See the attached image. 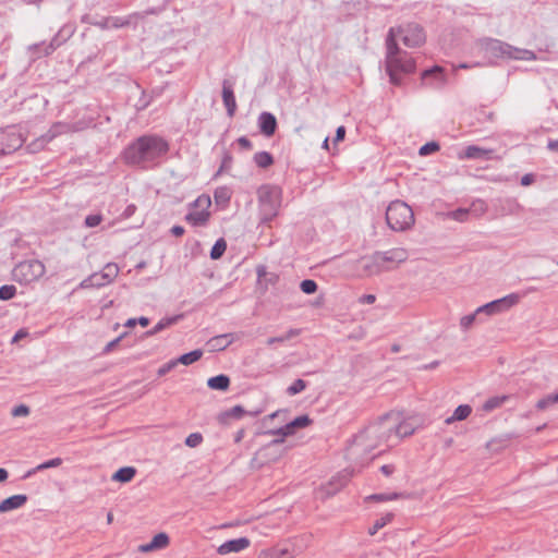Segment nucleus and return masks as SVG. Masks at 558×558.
I'll return each mask as SVG.
<instances>
[{
	"mask_svg": "<svg viewBox=\"0 0 558 558\" xmlns=\"http://www.w3.org/2000/svg\"><path fill=\"white\" fill-rule=\"evenodd\" d=\"M306 388V383L303 379H296L294 383L288 387L287 392L290 396H294L296 393H300Z\"/></svg>",
	"mask_w": 558,
	"mask_h": 558,
	"instance_id": "8fccbe9b",
	"label": "nucleus"
},
{
	"mask_svg": "<svg viewBox=\"0 0 558 558\" xmlns=\"http://www.w3.org/2000/svg\"><path fill=\"white\" fill-rule=\"evenodd\" d=\"M247 412L242 405H234L233 408L219 414L218 420L221 424H229L231 420H239Z\"/></svg>",
	"mask_w": 558,
	"mask_h": 558,
	"instance_id": "aec40b11",
	"label": "nucleus"
},
{
	"mask_svg": "<svg viewBox=\"0 0 558 558\" xmlns=\"http://www.w3.org/2000/svg\"><path fill=\"white\" fill-rule=\"evenodd\" d=\"M393 519V513L391 512H388L386 513L385 515H383L381 518L377 519L373 526L368 529V534L369 535H375L380 529H383L384 526H386L388 523H390Z\"/></svg>",
	"mask_w": 558,
	"mask_h": 558,
	"instance_id": "473e14b6",
	"label": "nucleus"
},
{
	"mask_svg": "<svg viewBox=\"0 0 558 558\" xmlns=\"http://www.w3.org/2000/svg\"><path fill=\"white\" fill-rule=\"evenodd\" d=\"M239 146L243 149L250 150L252 148V143L246 136H241L236 140Z\"/></svg>",
	"mask_w": 558,
	"mask_h": 558,
	"instance_id": "13d9d810",
	"label": "nucleus"
},
{
	"mask_svg": "<svg viewBox=\"0 0 558 558\" xmlns=\"http://www.w3.org/2000/svg\"><path fill=\"white\" fill-rule=\"evenodd\" d=\"M520 294L510 293L501 299L486 303L477 307V314L494 316L509 311L520 302Z\"/></svg>",
	"mask_w": 558,
	"mask_h": 558,
	"instance_id": "1a4fd4ad",
	"label": "nucleus"
},
{
	"mask_svg": "<svg viewBox=\"0 0 558 558\" xmlns=\"http://www.w3.org/2000/svg\"><path fill=\"white\" fill-rule=\"evenodd\" d=\"M472 413V408L469 404H461L459 405L453 414L445 420V423L447 425L452 424L456 421H463L470 416Z\"/></svg>",
	"mask_w": 558,
	"mask_h": 558,
	"instance_id": "b1692460",
	"label": "nucleus"
},
{
	"mask_svg": "<svg viewBox=\"0 0 558 558\" xmlns=\"http://www.w3.org/2000/svg\"><path fill=\"white\" fill-rule=\"evenodd\" d=\"M547 147L551 151H558V138L554 140V141H549Z\"/></svg>",
	"mask_w": 558,
	"mask_h": 558,
	"instance_id": "774afa93",
	"label": "nucleus"
},
{
	"mask_svg": "<svg viewBox=\"0 0 558 558\" xmlns=\"http://www.w3.org/2000/svg\"><path fill=\"white\" fill-rule=\"evenodd\" d=\"M169 151V143L158 135H144L133 142L124 151L130 165L147 168L157 165Z\"/></svg>",
	"mask_w": 558,
	"mask_h": 558,
	"instance_id": "7ed1b4c3",
	"label": "nucleus"
},
{
	"mask_svg": "<svg viewBox=\"0 0 558 558\" xmlns=\"http://www.w3.org/2000/svg\"><path fill=\"white\" fill-rule=\"evenodd\" d=\"M24 142L25 137L17 129L0 130V156L15 151L22 147Z\"/></svg>",
	"mask_w": 558,
	"mask_h": 558,
	"instance_id": "9d476101",
	"label": "nucleus"
},
{
	"mask_svg": "<svg viewBox=\"0 0 558 558\" xmlns=\"http://www.w3.org/2000/svg\"><path fill=\"white\" fill-rule=\"evenodd\" d=\"M122 338H123V336H120V337L116 338L114 340L110 341L109 343H107V345L104 349V352L105 353L111 352L118 345V343L121 341Z\"/></svg>",
	"mask_w": 558,
	"mask_h": 558,
	"instance_id": "052dcab7",
	"label": "nucleus"
},
{
	"mask_svg": "<svg viewBox=\"0 0 558 558\" xmlns=\"http://www.w3.org/2000/svg\"><path fill=\"white\" fill-rule=\"evenodd\" d=\"M106 286L105 279L101 278V272H96L81 282L82 288H100Z\"/></svg>",
	"mask_w": 558,
	"mask_h": 558,
	"instance_id": "7c9ffc66",
	"label": "nucleus"
},
{
	"mask_svg": "<svg viewBox=\"0 0 558 558\" xmlns=\"http://www.w3.org/2000/svg\"><path fill=\"white\" fill-rule=\"evenodd\" d=\"M72 128L68 124L57 123L54 124L47 134L36 138L32 143L27 145V150L29 153H37L41 150L47 143H49L57 135L71 131Z\"/></svg>",
	"mask_w": 558,
	"mask_h": 558,
	"instance_id": "f8f14e48",
	"label": "nucleus"
},
{
	"mask_svg": "<svg viewBox=\"0 0 558 558\" xmlns=\"http://www.w3.org/2000/svg\"><path fill=\"white\" fill-rule=\"evenodd\" d=\"M284 441V438L280 437L271 440L268 445L259 450V454L268 458V460H276L282 454V452H276L275 449Z\"/></svg>",
	"mask_w": 558,
	"mask_h": 558,
	"instance_id": "412c9836",
	"label": "nucleus"
},
{
	"mask_svg": "<svg viewBox=\"0 0 558 558\" xmlns=\"http://www.w3.org/2000/svg\"><path fill=\"white\" fill-rule=\"evenodd\" d=\"M391 446H397L403 438L415 433L420 424L413 418H404L398 412H389L384 415Z\"/></svg>",
	"mask_w": 558,
	"mask_h": 558,
	"instance_id": "423d86ee",
	"label": "nucleus"
},
{
	"mask_svg": "<svg viewBox=\"0 0 558 558\" xmlns=\"http://www.w3.org/2000/svg\"><path fill=\"white\" fill-rule=\"evenodd\" d=\"M494 150L483 148L475 145L468 146L463 153L459 154L460 159H481V160H490L493 159Z\"/></svg>",
	"mask_w": 558,
	"mask_h": 558,
	"instance_id": "2eb2a0df",
	"label": "nucleus"
},
{
	"mask_svg": "<svg viewBox=\"0 0 558 558\" xmlns=\"http://www.w3.org/2000/svg\"><path fill=\"white\" fill-rule=\"evenodd\" d=\"M232 162H233V158H232L231 154L229 151H225L222 160H221L220 168H219V170L217 172V175L222 173V172L230 171L231 168H232Z\"/></svg>",
	"mask_w": 558,
	"mask_h": 558,
	"instance_id": "a18cd8bd",
	"label": "nucleus"
},
{
	"mask_svg": "<svg viewBox=\"0 0 558 558\" xmlns=\"http://www.w3.org/2000/svg\"><path fill=\"white\" fill-rule=\"evenodd\" d=\"M136 470L133 466H124L119 469L113 475L112 480L121 483H128L133 480Z\"/></svg>",
	"mask_w": 558,
	"mask_h": 558,
	"instance_id": "a878e982",
	"label": "nucleus"
},
{
	"mask_svg": "<svg viewBox=\"0 0 558 558\" xmlns=\"http://www.w3.org/2000/svg\"><path fill=\"white\" fill-rule=\"evenodd\" d=\"M12 416L19 417V416H27L29 414V408L25 404H20L17 407H14L11 412Z\"/></svg>",
	"mask_w": 558,
	"mask_h": 558,
	"instance_id": "5fc2aeb1",
	"label": "nucleus"
},
{
	"mask_svg": "<svg viewBox=\"0 0 558 558\" xmlns=\"http://www.w3.org/2000/svg\"><path fill=\"white\" fill-rule=\"evenodd\" d=\"M251 545V541L247 537H240L235 539H230L222 543L218 548L217 553L219 555H228L231 553H240L245 550Z\"/></svg>",
	"mask_w": 558,
	"mask_h": 558,
	"instance_id": "4468645a",
	"label": "nucleus"
},
{
	"mask_svg": "<svg viewBox=\"0 0 558 558\" xmlns=\"http://www.w3.org/2000/svg\"><path fill=\"white\" fill-rule=\"evenodd\" d=\"M119 274V267L117 264L109 263L101 270V278L105 279L106 284L112 282Z\"/></svg>",
	"mask_w": 558,
	"mask_h": 558,
	"instance_id": "2f4dec72",
	"label": "nucleus"
},
{
	"mask_svg": "<svg viewBox=\"0 0 558 558\" xmlns=\"http://www.w3.org/2000/svg\"><path fill=\"white\" fill-rule=\"evenodd\" d=\"M58 46H59V44L57 43V39H52L49 45L44 46L43 54L44 56L50 54L51 52H53L56 50V48Z\"/></svg>",
	"mask_w": 558,
	"mask_h": 558,
	"instance_id": "bf43d9fd",
	"label": "nucleus"
},
{
	"mask_svg": "<svg viewBox=\"0 0 558 558\" xmlns=\"http://www.w3.org/2000/svg\"><path fill=\"white\" fill-rule=\"evenodd\" d=\"M27 336V331L24 329H20L14 337L12 338V342L15 343Z\"/></svg>",
	"mask_w": 558,
	"mask_h": 558,
	"instance_id": "338daca9",
	"label": "nucleus"
},
{
	"mask_svg": "<svg viewBox=\"0 0 558 558\" xmlns=\"http://www.w3.org/2000/svg\"><path fill=\"white\" fill-rule=\"evenodd\" d=\"M380 471L384 475L390 476L395 471V466L391 464H385L380 468Z\"/></svg>",
	"mask_w": 558,
	"mask_h": 558,
	"instance_id": "0e129e2a",
	"label": "nucleus"
},
{
	"mask_svg": "<svg viewBox=\"0 0 558 558\" xmlns=\"http://www.w3.org/2000/svg\"><path fill=\"white\" fill-rule=\"evenodd\" d=\"M203 356V351L201 349L191 351L189 353L182 354L178 359H174L178 364L191 365L197 362Z\"/></svg>",
	"mask_w": 558,
	"mask_h": 558,
	"instance_id": "c85d7f7f",
	"label": "nucleus"
},
{
	"mask_svg": "<svg viewBox=\"0 0 558 558\" xmlns=\"http://www.w3.org/2000/svg\"><path fill=\"white\" fill-rule=\"evenodd\" d=\"M209 211L193 209L186 215L185 220L192 226H205L209 219Z\"/></svg>",
	"mask_w": 558,
	"mask_h": 558,
	"instance_id": "5701e85b",
	"label": "nucleus"
},
{
	"mask_svg": "<svg viewBox=\"0 0 558 558\" xmlns=\"http://www.w3.org/2000/svg\"><path fill=\"white\" fill-rule=\"evenodd\" d=\"M300 333L298 329H290L286 335L280 337H272L267 340L268 345H272L275 343H282L284 341H288L294 337H296Z\"/></svg>",
	"mask_w": 558,
	"mask_h": 558,
	"instance_id": "37998d69",
	"label": "nucleus"
},
{
	"mask_svg": "<svg viewBox=\"0 0 558 558\" xmlns=\"http://www.w3.org/2000/svg\"><path fill=\"white\" fill-rule=\"evenodd\" d=\"M16 293V288L14 286H2L0 287V300L8 301L11 300Z\"/></svg>",
	"mask_w": 558,
	"mask_h": 558,
	"instance_id": "de8ad7c7",
	"label": "nucleus"
},
{
	"mask_svg": "<svg viewBox=\"0 0 558 558\" xmlns=\"http://www.w3.org/2000/svg\"><path fill=\"white\" fill-rule=\"evenodd\" d=\"M386 221L391 230L405 231L414 225V214L408 204L395 201L386 210Z\"/></svg>",
	"mask_w": 558,
	"mask_h": 558,
	"instance_id": "0eeeda50",
	"label": "nucleus"
},
{
	"mask_svg": "<svg viewBox=\"0 0 558 558\" xmlns=\"http://www.w3.org/2000/svg\"><path fill=\"white\" fill-rule=\"evenodd\" d=\"M558 403V391L556 393L547 395L546 397L539 399L536 403V408L538 410H545L549 405Z\"/></svg>",
	"mask_w": 558,
	"mask_h": 558,
	"instance_id": "a19ab883",
	"label": "nucleus"
},
{
	"mask_svg": "<svg viewBox=\"0 0 558 558\" xmlns=\"http://www.w3.org/2000/svg\"><path fill=\"white\" fill-rule=\"evenodd\" d=\"M259 218L262 223L271 221L281 206V192L272 185H262L257 190Z\"/></svg>",
	"mask_w": 558,
	"mask_h": 558,
	"instance_id": "39448f33",
	"label": "nucleus"
},
{
	"mask_svg": "<svg viewBox=\"0 0 558 558\" xmlns=\"http://www.w3.org/2000/svg\"><path fill=\"white\" fill-rule=\"evenodd\" d=\"M27 501L26 495H13L0 502V512H8L23 507Z\"/></svg>",
	"mask_w": 558,
	"mask_h": 558,
	"instance_id": "6ab92c4d",
	"label": "nucleus"
},
{
	"mask_svg": "<svg viewBox=\"0 0 558 558\" xmlns=\"http://www.w3.org/2000/svg\"><path fill=\"white\" fill-rule=\"evenodd\" d=\"M235 340L234 333H223L210 338L207 341L209 351H221L228 348Z\"/></svg>",
	"mask_w": 558,
	"mask_h": 558,
	"instance_id": "f3484780",
	"label": "nucleus"
},
{
	"mask_svg": "<svg viewBox=\"0 0 558 558\" xmlns=\"http://www.w3.org/2000/svg\"><path fill=\"white\" fill-rule=\"evenodd\" d=\"M402 36V41L410 48L422 46L426 36L423 28L415 23H409L404 27H391L386 38V71L393 84H399L400 73H412L415 71V61L405 51H402L397 44V36Z\"/></svg>",
	"mask_w": 558,
	"mask_h": 558,
	"instance_id": "f257e3e1",
	"label": "nucleus"
},
{
	"mask_svg": "<svg viewBox=\"0 0 558 558\" xmlns=\"http://www.w3.org/2000/svg\"><path fill=\"white\" fill-rule=\"evenodd\" d=\"M102 221L101 215H89L85 218V226L87 228H94Z\"/></svg>",
	"mask_w": 558,
	"mask_h": 558,
	"instance_id": "864d4df0",
	"label": "nucleus"
},
{
	"mask_svg": "<svg viewBox=\"0 0 558 558\" xmlns=\"http://www.w3.org/2000/svg\"><path fill=\"white\" fill-rule=\"evenodd\" d=\"M534 174L527 173L521 178V185L529 186L534 182Z\"/></svg>",
	"mask_w": 558,
	"mask_h": 558,
	"instance_id": "680f3d73",
	"label": "nucleus"
},
{
	"mask_svg": "<svg viewBox=\"0 0 558 558\" xmlns=\"http://www.w3.org/2000/svg\"><path fill=\"white\" fill-rule=\"evenodd\" d=\"M439 149V145L436 143V142H429V143H426L425 145H423L421 148H420V151L418 154L421 156H427L432 153H435Z\"/></svg>",
	"mask_w": 558,
	"mask_h": 558,
	"instance_id": "603ef678",
	"label": "nucleus"
},
{
	"mask_svg": "<svg viewBox=\"0 0 558 558\" xmlns=\"http://www.w3.org/2000/svg\"><path fill=\"white\" fill-rule=\"evenodd\" d=\"M509 398L507 395L492 397L484 402L482 408L485 412H490L500 408Z\"/></svg>",
	"mask_w": 558,
	"mask_h": 558,
	"instance_id": "c756f323",
	"label": "nucleus"
},
{
	"mask_svg": "<svg viewBox=\"0 0 558 558\" xmlns=\"http://www.w3.org/2000/svg\"><path fill=\"white\" fill-rule=\"evenodd\" d=\"M203 441V436L199 433H192L185 438V445L190 448L199 446Z\"/></svg>",
	"mask_w": 558,
	"mask_h": 558,
	"instance_id": "3c124183",
	"label": "nucleus"
},
{
	"mask_svg": "<svg viewBox=\"0 0 558 558\" xmlns=\"http://www.w3.org/2000/svg\"><path fill=\"white\" fill-rule=\"evenodd\" d=\"M265 434L280 436L282 438L292 435L291 433H288V430H286V425L277 429L268 430Z\"/></svg>",
	"mask_w": 558,
	"mask_h": 558,
	"instance_id": "4d7b16f0",
	"label": "nucleus"
},
{
	"mask_svg": "<svg viewBox=\"0 0 558 558\" xmlns=\"http://www.w3.org/2000/svg\"><path fill=\"white\" fill-rule=\"evenodd\" d=\"M301 290L305 294H313L317 291V283L312 279H305L300 284Z\"/></svg>",
	"mask_w": 558,
	"mask_h": 558,
	"instance_id": "09e8293b",
	"label": "nucleus"
},
{
	"mask_svg": "<svg viewBox=\"0 0 558 558\" xmlns=\"http://www.w3.org/2000/svg\"><path fill=\"white\" fill-rule=\"evenodd\" d=\"M429 77H434L439 83V86H444L446 84V77L441 66L435 65L422 73L423 80H428Z\"/></svg>",
	"mask_w": 558,
	"mask_h": 558,
	"instance_id": "393cba45",
	"label": "nucleus"
},
{
	"mask_svg": "<svg viewBox=\"0 0 558 558\" xmlns=\"http://www.w3.org/2000/svg\"><path fill=\"white\" fill-rule=\"evenodd\" d=\"M482 314H477V308L475 310L474 313L472 314H469V315H465L463 317H461L460 319V327L463 329V330H468L472 327V325L477 320L478 323H482L483 319L481 317Z\"/></svg>",
	"mask_w": 558,
	"mask_h": 558,
	"instance_id": "e433bc0d",
	"label": "nucleus"
},
{
	"mask_svg": "<svg viewBox=\"0 0 558 558\" xmlns=\"http://www.w3.org/2000/svg\"><path fill=\"white\" fill-rule=\"evenodd\" d=\"M385 272L397 269L409 258V253L403 247H393L388 251H377Z\"/></svg>",
	"mask_w": 558,
	"mask_h": 558,
	"instance_id": "9b49d317",
	"label": "nucleus"
},
{
	"mask_svg": "<svg viewBox=\"0 0 558 558\" xmlns=\"http://www.w3.org/2000/svg\"><path fill=\"white\" fill-rule=\"evenodd\" d=\"M383 447L392 448L384 415L353 437L347 454L349 459L363 464L376 456L374 450L384 451Z\"/></svg>",
	"mask_w": 558,
	"mask_h": 558,
	"instance_id": "f03ea898",
	"label": "nucleus"
},
{
	"mask_svg": "<svg viewBox=\"0 0 558 558\" xmlns=\"http://www.w3.org/2000/svg\"><path fill=\"white\" fill-rule=\"evenodd\" d=\"M475 48L480 54L493 64L497 59L535 60L536 54L527 49L513 47L494 38L480 39Z\"/></svg>",
	"mask_w": 558,
	"mask_h": 558,
	"instance_id": "20e7f679",
	"label": "nucleus"
},
{
	"mask_svg": "<svg viewBox=\"0 0 558 558\" xmlns=\"http://www.w3.org/2000/svg\"><path fill=\"white\" fill-rule=\"evenodd\" d=\"M258 126L265 136H272L277 129L276 117L270 112H262L258 117Z\"/></svg>",
	"mask_w": 558,
	"mask_h": 558,
	"instance_id": "dca6fc26",
	"label": "nucleus"
},
{
	"mask_svg": "<svg viewBox=\"0 0 558 558\" xmlns=\"http://www.w3.org/2000/svg\"><path fill=\"white\" fill-rule=\"evenodd\" d=\"M207 385L210 389L215 390H227L230 385V379L227 375H218L215 377H210L207 381Z\"/></svg>",
	"mask_w": 558,
	"mask_h": 558,
	"instance_id": "bb28decb",
	"label": "nucleus"
},
{
	"mask_svg": "<svg viewBox=\"0 0 558 558\" xmlns=\"http://www.w3.org/2000/svg\"><path fill=\"white\" fill-rule=\"evenodd\" d=\"M344 135H345V128L344 126H339L336 131V136H335V142H340L344 138Z\"/></svg>",
	"mask_w": 558,
	"mask_h": 558,
	"instance_id": "e2e57ef3",
	"label": "nucleus"
},
{
	"mask_svg": "<svg viewBox=\"0 0 558 558\" xmlns=\"http://www.w3.org/2000/svg\"><path fill=\"white\" fill-rule=\"evenodd\" d=\"M214 197L218 205L226 206L231 198V192L228 187L221 186L215 191Z\"/></svg>",
	"mask_w": 558,
	"mask_h": 558,
	"instance_id": "f704fd0d",
	"label": "nucleus"
},
{
	"mask_svg": "<svg viewBox=\"0 0 558 558\" xmlns=\"http://www.w3.org/2000/svg\"><path fill=\"white\" fill-rule=\"evenodd\" d=\"M138 20H143V15L140 13H133L128 17H108L107 22H111V26L114 28L129 26L136 24Z\"/></svg>",
	"mask_w": 558,
	"mask_h": 558,
	"instance_id": "4be33fe9",
	"label": "nucleus"
},
{
	"mask_svg": "<svg viewBox=\"0 0 558 558\" xmlns=\"http://www.w3.org/2000/svg\"><path fill=\"white\" fill-rule=\"evenodd\" d=\"M44 274L45 266L40 260L37 259L21 262L14 267L12 271L13 279L24 284L39 279L44 276Z\"/></svg>",
	"mask_w": 558,
	"mask_h": 558,
	"instance_id": "6e6552de",
	"label": "nucleus"
},
{
	"mask_svg": "<svg viewBox=\"0 0 558 558\" xmlns=\"http://www.w3.org/2000/svg\"><path fill=\"white\" fill-rule=\"evenodd\" d=\"M447 216L453 220L463 222V221H466V219L469 217V209L458 208L453 211L448 213Z\"/></svg>",
	"mask_w": 558,
	"mask_h": 558,
	"instance_id": "49530a36",
	"label": "nucleus"
},
{
	"mask_svg": "<svg viewBox=\"0 0 558 558\" xmlns=\"http://www.w3.org/2000/svg\"><path fill=\"white\" fill-rule=\"evenodd\" d=\"M61 463H62L61 458H53V459L48 460L41 464H38L35 469L28 471L26 476H31L34 473H36L37 471H43V470L50 469V468H57V466L61 465Z\"/></svg>",
	"mask_w": 558,
	"mask_h": 558,
	"instance_id": "4c0bfd02",
	"label": "nucleus"
},
{
	"mask_svg": "<svg viewBox=\"0 0 558 558\" xmlns=\"http://www.w3.org/2000/svg\"><path fill=\"white\" fill-rule=\"evenodd\" d=\"M254 161L259 168L265 169L274 163V158L267 151H259L254 155Z\"/></svg>",
	"mask_w": 558,
	"mask_h": 558,
	"instance_id": "c9c22d12",
	"label": "nucleus"
},
{
	"mask_svg": "<svg viewBox=\"0 0 558 558\" xmlns=\"http://www.w3.org/2000/svg\"><path fill=\"white\" fill-rule=\"evenodd\" d=\"M153 546L157 549H162L169 545V536L166 533L156 534L150 541Z\"/></svg>",
	"mask_w": 558,
	"mask_h": 558,
	"instance_id": "c03bdc74",
	"label": "nucleus"
},
{
	"mask_svg": "<svg viewBox=\"0 0 558 558\" xmlns=\"http://www.w3.org/2000/svg\"><path fill=\"white\" fill-rule=\"evenodd\" d=\"M180 316H174V317H169V318H162L161 320H159L155 327L150 330H148L146 332V336H154L158 332H160L161 330H163L165 328L173 325L178 319H179Z\"/></svg>",
	"mask_w": 558,
	"mask_h": 558,
	"instance_id": "72a5a7b5",
	"label": "nucleus"
},
{
	"mask_svg": "<svg viewBox=\"0 0 558 558\" xmlns=\"http://www.w3.org/2000/svg\"><path fill=\"white\" fill-rule=\"evenodd\" d=\"M311 423L312 420L308 417V415H301L295 417L290 423L286 424V430L293 435L298 428H304L308 426Z\"/></svg>",
	"mask_w": 558,
	"mask_h": 558,
	"instance_id": "cd10ccee",
	"label": "nucleus"
},
{
	"mask_svg": "<svg viewBox=\"0 0 558 558\" xmlns=\"http://www.w3.org/2000/svg\"><path fill=\"white\" fill-rule=\"evenodd\" d=\"M226 248H227V243L223 239H219L218 241H216V243L214 244V246L211 247V251H210L211 259L220 258L223 255V253L226 252Z\"/></svg>",
	"mask_w": 558,
	"mask_h": 558,
	"instance_id": "ea45409f",
	"label": "nucleus"
},
{
	"mask_svg": "<svg viewBox=\"0 0 558 558\" xmlns=\"http://www.w3.org/2000/svg\"><path fill=\"white\" fill-rule=\"evenodd\" d=\"M360 264L362 269L361 277H373L385 272L378 252L362 257Z\"/></svg>",
	"mask_w": 558,
	"mask_h": 558,
	"instance_id": "ddd939ff",
	"label": "nucleus"
},
{
	"mask_svg": "<svg viewBox=\"0 0 558 558\" xmlns=\"http://www.w3.org/2000/svg\"><path fill=\"white\" fill-rule=\"evenodd\" d=\"M175 366H177V362H175V360H171V361L167 362L166 364H163L162 366H160V367L158 368L157 374H158L159 376H165L167 373H169L170 371H172Z\"/></svg>",
	"mask_w": 558,
	"mask_h": 558,
	"instance_id": "6e6d98bb",
	"label": "nucleus"
},
{
	"mask_svg": "<svg viewBox=\"0 0 558 558\" xmlns=\"http://www.w3.org/2000/svg\"><path fill=\"white\" fill-rule=\"evenodd\" d=\"M360 301L362 303H366V304H373L375 301H376V296L374 294H364Z\"/></svg>",
	"mask_w": 558,
	"mask_h": 558,
	"instance_id": "69168bd1",
	"label": "nucleus"
},
{
	"mask_svg": "<svg viewBox=\"0 0 558 558\" xmlns=\"http://www.w3.org/2000/svg\"><path fill=\"white\" fill-rule=\"evenodd\" d=\"M401 497V494L390 493V494H373L366 497L367 501H391Z\"/></svg>",
	"mask_w": 558,
	"mask_h": 558,
	"instance_id": "79ce46f5",
	"label": "nucleus"
},
{
	"mask_svg": "<svg viewBox=\"0 0 558 558\" xmlns=\"http://www.w3.org/2000/svg\"><path fill=\"white\" fill-rule=\"evenodd\" d=\"M222 100L228 116L232 118L236 110V101L231 85L225 81L222 86Z\"/></svg>",
	"mask_w": 558,
	"mask_h": 558,
	"instance_id": "a211bd4d",
	"label": "nucleus"
},
{
	"mask_svg": "<svg viewBox=\"0 0 558 558\" xmlns=\"http://www.w3.org/2000/svg\"><path fill=\"white\" fill-rule=\"evenodd\" d=\"M210 205H211V199L208 195H205V194L198 196L193 203L194 209L201 210V211H208Z\"/></svg>",
	"mask_w": 558,
	"mask_h": 558,
	"instance_id": "58836bf2",
	"label": "nucleus"
}]
</instances>
